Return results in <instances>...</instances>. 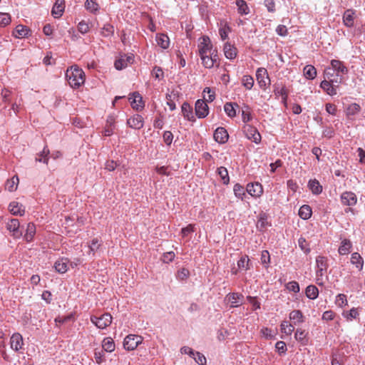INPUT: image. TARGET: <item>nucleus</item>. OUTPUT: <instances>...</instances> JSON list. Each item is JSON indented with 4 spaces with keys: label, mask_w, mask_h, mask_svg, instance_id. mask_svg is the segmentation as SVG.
I'll return each instance as SVG.
<instances>
[{
    "label": "nucleus",
    "mask_w": 365,
    "mask_h": 365,
    "mask_svg": "<svg viewBox=\"0 0 365 365\" xmlns=\"http://www.w3.org/2000/svg\"><path fill=\"white\" fill-rule=\"evenodd\" d=\"M224 53L227 58L234 59L236 58L237 54V48L230 43H226L224 46Z\"/></svg>",
    "instance_id": "nucleus-24"
},
{
    "label": "nucleus",
    "mask_w": 365,
    "mask_h": 365,
    "mask_svg": "<svg viewBox=\"0 0 365 365\" xmlns=\"http://www.w3.org/2000/svg\"><path fill=\"white\" fill-rule=\"evenodd\" d=\"M225 300L231 304V307H237L243 304L244 296L237 292L229 293L225 297Z\"/></svg>",
    "instance_id": "nucleus-9"
},
{
    "label": "nucleus",
    "mask_w": 365,
    "mask_h": 365,
    "mask_svg": "<svg viewBox=\"0 0 365 365\" xmlns=\"http://www.w3.org/2000/svg\"><path fill=\"white\" fill-rule=\"evenodd\" d=\"M36 234V226L33 222H29L27 225L24 239L26 242H30L34 240Z\"/></svg>",
    "instance_id": "nucleus-30"
},
{
    "label": "nucleus",
    "mask_w": 365,
    "mask_h": 365,
    "mask_svg": "<svg viewBox=\"0 0 365 365\" xmlns=\"http://www.w3.org/2000/svg\"><path fill=\"white\" fill-rule=\"evenodd\" d=\"M224 110L229 117L233 118L236 115L235 108L232 103H226L224 106Z\"/></svg>",
    "instance_id": "nucleus-54"
},
{
    "label": "nucleus",
    "mask_w": 365,
    "mask_h": 365,
    "mask_svg": "<svg viewBox=\"0 0 365 365\" xmlns=\"http://www.w3.org/2000/svg\"><path fill=\"white\" fill-rule=\"evenodd\" d=\"M217 174L220 175L222 182L225 185H227L230 182V177L228 175V171L225 167H220L217 168Z\"/></svg>",
    "instance_id": "nucleus-44"
},
{
    "label": "nucleus",
    "mask_w": 365,
    "mask_h": 365,
    "mask_svg": "<svg viewBox=\"0 0 365 365\" xmlns=\"http://www.w3.org/2000/svg\"><path fill=\"white\" fill-rule=\"evenodd\" d=\"M68 259L62 258L55 262L54 267L59 273H65L68 270Z\"/></svg>",
    "instance_id": "nucleus-29"
},
{
    "label": "nucleus",
    "mask_w": 365,
    "mask_h": 365,
    "mask_svg": "<svg viewBox=\"0 0 365 365\" xmlns=\"http://www.w3.org/2000/svg\"><path fill=\"white\" fill-rule=\"evenodd\" d=\"M286 288L290 291L293 292L294 293H297L299 292V285L298 282L295 281L290 282L286 284Z\"/></svg>",
    "instance_id": "nucleus-60"
},
{
    "label": "nucleus",
    "mask_w": 365,
    "mask_h": 365,
    "mask_svg": "<svg viewBox=\"0 0 365 365\" xmlns=\"http://www.w3.org/2000/svg\"><path fill=\"white\" fill-rule=\"evenodd\" d=\"M11 22L10 15L7 13H0V26H6Z\"/></svg>",
    "instance_id": "nucleus-56"
},
{
    "label": "nucleus",
    "mask_w": 365,
    "mask_h": 365,
    "mask_svg": "<svg viewBox=\"0 0 365 365\" xmlns=\"http://www.w3.org/2000/svg\"><path fill=\"white\" fill-rule=\"evenodd\" d=\"M6 229L14 238L19 239L23 235V232L20 229V222L18 219L9 220L6 223Z\"/></svg>",
    "instance_id": "nucleus-7"
},
{
    "label": "nucleus",
    "mask_w": 365,
    "mask_h": 365,
    "mask_svg": "<svg viewBox=\"0 0 365 365\" xmlns=\"http://www.w3.org/2000/svg\"><path fill=\"white\" fill-rule=\"evenodd\" d=\"M19 180L18 176L15 175L6 182L5 187L9 192H13L17 189Z\"/></svg>",
    "instance_id": "nucleus-37"
},
{
    "label": "nucleus",
    "mask_w": 365,
    "mask_h": 365,
    "mask_svg": "<svg viewBox=\"0 0 365 365\" xmlns=\"http://www.w3.org/2000/svg\"><path fill=\"white\" fill-rule=\"evenodd\" d=\"M308 333L302 329H297L296 330L294 338L302 345H307L309 342V338L307 336Z\"/></svg>",
    "instance_id": "nucleus-25"
},
{
    "label": "nucleus",
    "mask_w": 365,
    "mask_h": 365,
    "mask_svg": "<svg viewBox=\"0 0 365 365\" xmlns=\"http://www.w3.org/2000/svg\"><path fill=\"white\" fill-rule=\"evenodd\" d=\"M312 214V208L309 205H302L299 210V215L301 218L304 220H307L311 217Z\"/></svg>",
    "instance_id": "nucleus-36"
},
{
    "label": "nucleus",
    "mask_w": 365,
    "mask_h": 365,
    "mask_svg": "<svg viewBox=\"0 0 365 365\" xmlns=\"http://www.w3.org/2000/svg\"><path fill=\"white\" fill-rule=\"evenodd\" d=\"M132 108L136 110H142L144 108V102L142 96L138 92H134L129 97Z\"/></svg>",
    "instance_id": "nucleus-12"
},
{
    "label": "nucleus",
    "mask_w": 365,
    "mask_h": 365,
    "mask_svg": "<svg viewBox=\"0 0 365 365\" xmlns=\"http://www.w3.org/2000/svg\"><path fill=\"white\" fill-rule=\"evenodd\" d=\"M317 266L318 268V272L322 275L323 271H326L327 269V259L323 256H318L316 259Z\"/></svg>",
    "instance_id": "nucleus-34"
},
{
    "label": "nucleus",
    "mask_w": 365,
    "mask_h": 365,
    "mask_svg": "<svg viewBox=\"0 0 365 365\" xmlns=\"http://www.w3.org/2000/svg\"><path fill=\"white\" fill-rule=\"evenodd\" d=\"M274 93L282 97V101L285 103L288 98V90L285 86L275 87Z\"/></svg>",
    "instance_id": "nucleus-42"
},
{
    "label": "nucleus",
    "mask_w": 365,
    "mask_h": 365,
    "mask_svg": "<svg viewBox=\"0 0 365 365\" xmlns=\"http://www.w3.org/2000/svg\"><path fill=\"white\" fill-rule=\"evenodd\" d=\"M101 34L104 37L111 36L114 34V27L109 24H106L101 29Z\"/></svg>",
    "instance_id": "nucleus-46"
},
{
    "label": "nucleus",
    "mask_w": 365,
    "mask_h": 365,
    "mask_svg": "<svg viewBox=\"0 0 365 365\" xmlns=\"http://www.w3.org/2000/svg\"><path fill=\"white\" fill-rule=\"evenodd\" d=\"M298 244L302 251H304L306 253L309 252L310 249L309 248V245H308L305 238L300 237L298 240Z\"/></svg>",
    "instance_id": "nucleus-62"
},
{
    "label": "nucleus",
    "mask_w": 365,
    "mask_h": 365,
    "mask_svg": "<svg viewBox=\"0 0 365 365\" xmlns=\"http://www.w3.org/2000/svg\"><path fill=\"white\" fill-rule=\"evenodd\" d=\"M112 316L109 313H105L100 317L91 316V321L99 329H105L112 322Z\"/></svg>",
    "instance_id": "nucleus-6"
},
{
    "label": "nucleus",
    "mask_w": 365,
    "mask_h": 365,
    "mask_svg": "<svg viewBox=\"0 0 365 365\" xmlns=\"http://www.w3.org/2000/svg\"><path fill=\"white\" fill-rule=\"evenodd\" d=\"M11 348L15 351H19L23 349L24 339L19 333L14 334L10 339Z\"/></svg>",
    "instance_id": "nucleus-15"
},
{
    "label": "nucleus",
    "mask_w": 365,
    "mask_h": 365,
    "mask_svg": "<svg viewBox=\"0 0 365 365\" xmlns=\"http://www.w3.org/2000/svg\"><path fill=\"white\" fill-rule=\"evenodd\" d=\"M175 257V255L173 252H168L163 254L162 260L165 263H169L174 259Z\"/></svg>",
    "instance_id": "nucleus-64"
},
{
    "label": "nucleus",
    "mask_w": 365,
    "mask_h": 365,
    "mask_svg": "<svg viewBox=\"0 0 365 365\" xmlns=\"http://www.w3.org/2000/svg\"><path fill=\"white\" fill-rule=\"evenodd\" d=\"M78 30L82 34H85L89 31L90 26L86 21H81V22H79V24L78 25Z\"/></svg>",
    "instance_id": "nucleus-59"
},
{
    "label": "nucleus",
    "mask_w": 365,
    "mask_h": 365,
    "mask_svg": "<svg viewBox=\"0 0 365 365\" xmlns=\"http://www.w3.org/2000/svg\"><path fill=\"white\" fill-rule=\"evenodd\" d=\"M195 113L200 118L206 117L209 113V108L204 100L199 99L195 103Z\"/></svg>",
    "instance_id": "nucleus-10"
},
{
    "label": "nucleus",
    "mask_w": 365,
    "mask_h": 365,
    "mask_svg": "<svg viewBox=\"0 0 365 365\" xmlns=\"http://www.w3.org/2000/svg\"><path fill=\"white\" fill-rule=\"evenodd\" d=\"M49 153H50V151L48 149V148L44 147L43 151L41 153L37 154V155L36 157V161L43 162V163L47 165L48 163V155Z\"/></svg>",
    "instance_id": "nucleus-43"
},
{
    "label": "nucleus",
    "mask_w": 365,
    "mask_h": 365,
    "mask_svg": "<svg viewBox=\"0 0 365 365\" xmlns=\"http://www.w3.org/2000/svg\"><path fill=\"white\" fill-rule=\"evenodd\" d=\"M194 359L199 365H205L207 360L205 356L200 352L194 353Z\"/></svg>",
    "instance_id": "nucleus-61"
},
{
    "label": "nucleus",
    "mask_w": 365,
    "mask_h": 365,
    "mask_svg": "<svg viewBox=\"0 0 365 365\" xmlns=\"http://www.w3.org/2000/svg\"><path fill=\"white\" fill-rule=\"evenodd\" d=\"M30 30L25 26L18 25L13 34L16 38H24L29 36Z\"/></svg>",
    "instance_id": "nucleus-32"
},
{
    "label": "nucleus",
    "mask_w": 365,
    "mask_h": 365,
    "mask_svg": "<svg viewBox=\"0 0 365 365\" xmlns=\"http://www.w3.org/2000/svg\"><path fill=\"white\" fill-rule=\"evenodd\" d=\"M63 0H57L52 9L51 14L54 18H59L64 11Z\"/></svg>",
    "instance_id": "nucleus-23"
},
{
    "label": "nucleus",
    "mask_w": 365,
    "mask_h": 365,
    "mask_svg": "<svg viewBox=\"0 0 365 365\" xmlns=\"http://www.w3.org/2000/svg\"><path fill=\"white\" fill-rule=\"evenodd\" d=\"M156 42L159 46L163 49L169 47L170 39L169 37L164 34H158L155 37Z\"/></svg>",
    "instance_id": "nucleus-27"
},
{
    "label": "nucleus",
    "mask_w": 365,
    "mask_h": 365,
    "mask_svg": "<svg viewBox=\"0 0 365 365\" xmlns=\"http://www.w3.org/2000/svg\"><path fill=\"white\" fill-rule=\"evenodd\" d=\"M236 4L238 7V12L241 15H247L250 13V9L244 0H237Z\"/></svg>",
    "instance_id": "nucleus-41"
},
{
    "label": "nucleus",
    "mask_w": 365,
    "mask_h": 365,
    "mask_svg": "<svg viewBox=\"0 0 365 365\" xmlns=\"http://www.w3.org/2000/svg\"><path fill=\"white\" fill-rule=\"evenodd\" d=\"M182 113L185 118L189 120H192L194 116L192 115V109L187 103H184L182 106Z\"/></svg>",
    "instance_id": "nucleus-45"
},
{
    "label": "nucleus",
    "mask_w": 365,
    "mask_h": 365,
    "mask_svg": "<svg viewBox=\"0 0 365 365\" xmlns=\"http://www.w3.org/2000/svg\"><path fill=\"white\" fill-rule=\"evenodd\" d=\"M327 68H333L334 73H339L343 76L348 73V68L344 66L342 61L339 60H331V66Z\"/></svg>",
    "instance_id": "nucleus-18"
},
{
    "label": "nucleus",
    "mask_w": 365,
    "mask_h": 365,
    "mask_svg": "<svg viewBox=\"0 0 365 365\" xmlns=\"http://www.w3.org/2000/svg\"><path fill=\"white\" fill-rule=\"evenodd\" d=\"M324 76V79L321 82L320 87L331 96L336 95L340 84L344 81V76L334 73L333 68H325Z\"/></svg>",
    "instance_id": "nucleus-1"
},
{
    "label": "nucleus",
    "mask_w": 365,
    "mask_h": 365,
    "mask_svg": "<svg viewBox=\"0 0 365 365\" xmlns=\"http://www.w3.org/2000/svg\"><path fill=\"white\" fill-rule=\"evenodd\" d=\"M351 263L354 264L359 271L362 270L364 266V259L359 253L354 252L351 254Z\"/></svg>",
    "instance_id": "nucleus-31"
},
{
    "label": "nucleus",
    "mask_w": 365,
    "mask_h": 365,
    "mask_svg": "<svg viewBox=\"0 0 365 365\" xmlns=\"http://www.w3.org/2000/svg\"><path fill=\"white\" fill-rule=\"evenodd\" d=\"M343 315L348 321H352L353 319H356L359 314L357 309L352 308L349 312L344 313Z\"/></svg>",
    "instance_id": "nucleus-52"
},
{
    "label": "nucleus",
    "mask_w": 365,
    "mask_h": 365,
    "mask_svg": "<svg viewBox=\"0 0 365 365\" xmlns=\"http://www.w3.org/2000/svg\"><path fill=\"white\" fill-rule=\"evenodd\" d=\"M242 83L247 90H250L253 87L254 79L251 76L246 75L242 77Z\"/></svg>",
    "instance_id": "nucleus-50"
},
{
    "label": "nucleus",
    "mask_w": 365,
    "mask_h": 365,
    "mask_svg": "<svg viewBox=\"0 0 365 365\" xmlns=\"http://www.w3.org/2000/svg\"><path fill=\"white\" fill-rule=\"evenodd\" d=\"M115 119L113 116H108L106 120V125L104 129V135L106 136H110L113 133L115 128Z\"/></svg>",
    "instance_id": "nucleus-26"
},
{
    "label": "nucleus",
    "mask_w": 365,
    "mask_h": 365,
    "mask_svg": "<svg viewBox=\"0 0 365 365\" xmlns=\"http://www.w3.org/2000/svg\"><path fill=\"white\" fill-rule=\"evenodd\" d=\"M237 267L239 269H244L248 270L250 269V259L247 255L242 257L237 262Z\"/></svg>",
    "instance_id": "nucleus-47"
},
{
    "label": "nucleus",
    "mask_w": 365,
    "mask_h": 365,
    "mask_svg": "<svg viewBox=\"0 0 365 365\" xmlns=\"http://www.w3.org/2000/svg\"><path fill=\"white\" fill-rule=\"evenodd\" d=\"M347 299H346V296L344 294H339L336 296V304L340 307H342L344 306H346L347 305Z\"/></svg>",
    "instance_id": "nucleus-58"
},
{
    "label": "nucleus",
    "mask_w": 365,
    "mask_h": 365,
    "mask_svg": "<svg viewBox=\"0 0 365 365\" xmlns=\"http://www.w3.org/2000/svg\"><path fill=\"white\" fill-rule=\"evenodd\" d=\"M306 296L311 299H315L319 295L318 288L314 285H309L305 290Z\"/></svg>",
    "instance_id": "nucleus-39"
},
{
    "label": "nucleus",
    "mask_w": 365,
    "mask_h": 365,
    "mask_svg": "<svg viewBox=\"0 0 365 365\" xmlns=\"http://www.w3.org/2000/svg\"><path fill=\"white\" fill-rule=\"evenodd\" d=\"M341 201L344 205L353 206L357 202L356 195L352 192H344L341 195Z\"/></svg>",
    "instance_id": "nucleus-16"
},
{
    "label": "nucleus",
    "mask_w": 365,
    "mask_h": 365,
    "mask_svg": "<svg viewBox=\"0 0 365 365\" xmlns=\"http://www.w3.org/2000/svg\"><path fill=\"white\" fill-rule=\"evenodd\" d=\"M197 48L199 56L208 53H212L214 51H217L216 49L213 48V45L211 42V40L207 36H203L199 38Z\"/></svg>",
    "instance_id": "nucleus-4"
},
{
    "label": "nucleus",
    "mask_w": 365,
    "mask_h": 365,
    "mask_svg": "<svg viewBox=\"0 0 365 365\" xmlns=\"http://www.w3.org/2000/svg\"><path fill=\"white\" fill-rule=\"evenodd\" d=\"M227 131L222 127L217 128L214 133V139L219 143H225L228 140Z\"/></svg>",
    "instance_id": "nucleus-21"
},
{
    "label": "nucleus",
    "mask_w": 365,
    "mask_h": 365,
    "mask_svg": "<svg viewBox=\"0 0 365 365\" xmlns=\"http://www.w3.org/2000/svg\"><path fill=\"white\" fill-rule=\"evenodd\" d=\"M115 347V342L111 337H106L103 340L102 348L105 351L113 352Z\"/></svg>",
    "instance_id": "nucleus-33"
},
{
    "label": "nucleus",
    "mask_w": 365,
    "mask_h": 365,
    "mask_svg": "<svg viewBox=\"0 0 365 365\" xmlns=\"http://www.w3.org/2000/svg\"><path fill=\"white\" fill-rule=\"evenodd\" d=\"M352 247L351 241L348 239H344L341 241V245L338 249V252L341 255H348Z\"/></svg>",
    "instance_id": "nucleus-28"
},
{
    "label": "nucleus",
    "mask_w": 365,
    "mask_h": 365,
    "mask_svg": "<svg viewBox=\"0 0 365 365\" xmlns=\"http://www.w3.org/2000/svg\"><path fill=\"white\" fill-rule=\"evenodd\" d=\"M247 192L254 197H259L263 194V187L259 182H250L247 185Z\"/></svg>",
    "instance_id": "nucleus-11"
},
{
    "label": "nucleus",
    "mask_w": 365,
    "mask_h": 365,
    "mask_svg": "<svg viewBox=\"0 0 365 365\" xmlns=\"http://www.w3.org/2000/svg\"><path fill=\"white\" fill-rule=\"evenodd\" d=\"M233 191L235 196L241 200H243V197L245 195V191L244 187L239 183L234 185Z\"/></svg>",
    "instance_id": "nucleus-49"
},
{
    "label": "nucleus",
    "mask_w": 365,
    "mask_h": 365,
    "mask_svg": "<svg viewBox=\"0 0 365 365\" xmlns=\"http://www.w3.org/2000/svg\"><path fill=\"white\" fill-rule=\"evenodd\" d=\"M361 110V107L357 103H351L346 108L347 115H354L359 113Z\"/></svg>",
    "instance_id": "nucleus-48"
},
{
    "label": "nucleus",
    "mask_w": 365,
    "mask_h": 365,
    "mask_svg": "<svg viewBox=\"0 0 365 365\" xmlns=\"http://www.w3.org/2000/svg\"><path fill=\"white\" fill-rule=\"evenodd\" d=\"M127 125L131 128L139 130L144 125V119L140 115L135 114L127 120Z\"/></svg>",
    "instance_id": "nucleus-14"
},
{
    "label": "nucleus",
    "mask_w": 365,
    "mask_h": 365,
    "mask_svg": "<svg viewBox=\"0 0 365 365\" xmlns=\"http://www.w3.org/2000/svg\"><path fill=\"white\" fill-rule=\"evenodd\" d=\"M261 263L265 265V267H268V264L270 262V255L267 250H263L261 253Z\"/></svg>",
    "instance_id": "nucleus-57"
},
{
    "label": "nucleus",
    "mask_w": 365,
    "mask_h": 365,
    "mask_svg": "<svg viewBox=\"0 0 365 365\" xmlns=\"http://www.w3.org/2000/svg\"><path fill=\"white\" fill-rule=\"evenodd\" d=\"M304 75L307 79H314L317 76V70L313 66L307 65L304 68Z\"/></svg>",
    "instance_id": "nucleus-40"
},
{
    "label": "nucleus",
    "mask_w": 365,
    "mask_h": 365,
    "mask_svg": "<svg viewBox=\"0 0 365 365\" xmlns=\"http://www.w3.org/2000/svg\"><path fill=\"white\" fill-rule=\"evenodd\" d=\"M281 331L287 336H291L294 331V326L288 321H283L280 324Z\"/></svg>",
    "instance_id": "nucleus-35"
},
{
    "label": "nucleus",
    "mask_w": 365,
    "mask_h": 365,
    "mask_svg": "<svg viewBox=\"0 0 365 365\" xmlns=\"http://www.w3.org/2000/svg\"><path fill=\"white\" fill-rule=\"evenodd\" d=\"M9 210L14 215L23 216L25 214L24 206L16 201H13L9 204Z\"/></svg>",
    "instance_id": "nucleus-20"
},
{
    "label": "nucleus",
    "mask_w": 365,
    "mask_h": 365,
    "mask_svg": "<svg viewBox=\"0 0 365 365\" xmlns=\"http://www.w3.org/2000/svg\"><path fill=\"white\" fill-rule=\"evenodd\" d=\"M289 319L292 322V324L298 325L304 322V316L300 310H293L289 313Z\"/></svg>",
    "instance_id": "nucleus-22"
},
{
    "label": "nucleus",
    "mask_w": 365,
    "mask_h": 365,
    "mask_svg": "<svg viewBox=\"0 0 365 365\" xmlns=\"http://www.w3.org/2000/svg\"><path fill=\"white\" fill-rule=\"evenodd\" d=\"M202 64L206 68H212L214 66L218 67L220 66V59L217 55V51H214L212 53H208L200 56Z\"/></svg>",
    "instance_id": "nucleus-3"
},
{
    "label": "nucleus",
    "mask_w": 365,
    "mask_h": 365,
    "mask_svg": "<svg viewBox=\"0 0 365 365\" xmlns=\"http://www.w3.org/2000/svg\"><path fill=\"white\" fill-rule=\"evenodd\" d=\"M101 241L98 238H93L91 240V244H89L88 247L90 250V252H92L94 255L95 252H96L101 246Z\"/></svg>",
    "instance_id": "nucleus-51"
},
{
    "label": "nucleus",
    "mask_w": 365,
    "mask_h": 365,
    "mask_svg": "<svg viewBox=\"0 0 365 365\" xmlns=\"http://www.w3.org/2000/svg\"><path fill=\"white\" fill-rule=\"evenodd\" d=\"M86 9L91 12H96L98 10V4L93 0H87L85 3Z\"/></svg>",
    "instance_id": "nucleus-53"
},
{
    "label": "nucleus",
    "mask_w": 365,
    "mask_h": 365,
    "mask_svg": "<svg viewBox=\"0 0 365 365\" xmlns=\"http://www.w3.org/2000/svg\"><path fill=\"white\" fill-rule=\"evenodd\" d=\"M308 186L309 189L312 190V193L314 195H319L322 192V186L317 180H309Z\"/></svg>",
    "instance_id": "nucleus-38"
},
{
    "label": "nucleus",
    "mask_w": 365,
    "mask_h": 365,
    "mask_svg": "<svg viewBox=\"0 0 365 365\" xmlns=\"http://www.w3.org/2000/svg\"><path fill=\"white\" fill-rule=\"evenodd\" d=\"M66 76L69 85L73 88H78L85 82V73L76 65L67 69Z\"/></svg>",
    "instance_id": "nucleus-2"
},
{
    "label": "nucleus",
    "mask_w": 365,
    "mask_h": 365,
    "mask_svg": "<svg viewBox=\"0 0 365 365\" xmlns=\"http://www.w3.org/2000/svg\"><path fill=\"white\" fill-rule=\"evenodd\" d=\"M243 131L246 137L255 143H259L261 141V135L256 128L250 125H245L243 127Z\"/></svg>",
    "instance_id": "nucleus-8"
},
{
    "label": "nucleus",
    "mask_w": 365,
    "mask_h": 365,
    "mask_svg": "<svg viewBox=\"0 0 365 365\" xmlns=\"http://www.w3.org/2000/svg\"><path fill=\"white\" fill-rule=\"evenodd\" d=\"M203 93H207V96L205 95L204 96V101H205L212 102V101H214V99L215 98V92L210 89V88L206 87L204 89Z\"/></svg>",
    "instance_id": "nucleus-55"
},
{
    "label": "nucleus",
    "mask_w": 365,
    "mask_h": 365,
    "mask_svg": "<svg viewBox=\"0 0 365 365\" xmlns=\"http://www.w3.org/2000/svg\"><path fill=\"white\" fill-rule=\"evenodd\" d=\"M230 31V28L227 25H225L223 27H222L219 29V34H220V36L222 40L224 41L226 38H227L228 33Z\"/></svg>",
    "instance_id": "nucleus-63"
},
{
    "label": "nucleus",
    "mask_w": 365,
    "mask_h": 365,
    "mask_svg": "<svg viewBox=\"0 0 365 365\" xmlns=\"http://www.w3.org/2000/svg\"><path fill=\"white\" fill-rule=\"evenodd\" d=\"M256 78L259 86L263 88H264L267 84V80L269 81L267 71L264 68H259L257 70Z\"/></svg>",
    "instance_id": "nucleus-17"
},
{
    "label": "nucleus",
    "mask_w": 365,
    "mask_h": 365,
    "mask_svg": "<svg viewBox=\"0 0 365 365\" xmlns=\"http://www.w3.org/2000/svg\"><path fill=\"white\" fill-rule=\"evenodd\" d=\"M143 341V338L140 335L129 334L124 339L123 346L128 351H133L142 344Z\"/></svg>",
    "instance_id": "nucleus-5"
},
{
    "label": "nucleus",
    "mask_w": 365,
    "mask_h": 365,
    "mask_svg": "<svg viewBox=\"0 0 365 365\" xmlns=\"http://www.w3.org/2000/svg\"><path fill=\"white\" fill-rule=\"evenodd\" d=\"M134 57L133 55L128 56H121L119 59H117L115 61L114 66L117 70H122L127 67L128 64H130L133 62Z\"/></svg>",
    "instance_id": "nucleus-19"
},
{
    "label": "nucleus",
    "mask_w": 365,
    "mask_h": 365,
    "mask_svg": "<svg viewBox=\"0 0 365 365\" xmlns=\"http://www.w3.org/2000/svg\"><path fill=\"white\" fill-rule=\"evenodd\" d=\"M356 17V11L352 9H346L342 16L343 24L348 28L354 26V19Z\"/></svg>",
    "instance_id": "nucleus-13"
}]
</instances>
